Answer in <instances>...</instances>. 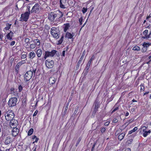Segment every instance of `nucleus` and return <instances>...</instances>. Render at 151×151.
<instances>
[{"label": "nucleus", "instance_id": "nucleus-1", "mask_svg": "<svg viewBox=\"0 0 151 151\" xmlns=\"http://www.w3.org/2000/svg\"><path fill=\"white\" fill-rule=\"evenodd\" d=\"M59 13V14H55L52 12H51L49 14L48 19L51 21H53L55 19L56 20H58L63 15L62 12H60Z\"/></svg>", "mask_w": 151, "mask_h": 151}, {"label": "nucleus", "instance_id": "nucleus-2", "mask_svg": "<svg viewBox=\"0 0 151 151\" xmlns=\"http://www.w3.org/2000/svg\"><path fill=\"white\" fill-rule=\"evenodd\" d=\"M30 9V7L28 6L27 9V11L21 14L20 20L21 21L27 22V21L31 13Z\"/></svg>", "mask_w": 151, "mask_h": 151}, {"label": "nucleus", "instance_id": "nucleus-3", "mask_svg": "<svg viewBox=\"0 0 151 151\" xmlns=\"http://www.w3.org/2000/svg\"><path fill=\"white\" fill-rule=\"evenodd\" d=\"M4 116L6 121H10L14 119V114L13 111L9 110L5 113Z\"/></svg>", "mask_w": 151, "mask_h": 151}, {"label": "nucleus", "instance_id": "nucleus-4", "mask_svg": "<svg viewBox=\"0 0 151 151\" xmlns=\"http://www.w3.org/2000/svg\"><path fill=\"white\" fill-rule=\"evenodd\" d=\"M35 71L34 70L33 71L29 70L27 71L24 76V81L26 82L29 81L32 78L33 73L35 75Z\"/></svg>", "mask_w": 151, "mask_h": 151}, {"label": "nucleus", "instance_id": "nucleus-5", "mask_svg": "<svg viewBox=\"0 0 151 151\" xmlns=\"http://www.w3.org/2000/svg\"><path fill=\"white\" fill-rule=\"evenodd\" d=\"M59 31L58 29L55 27H52L51 29V34L53 37L56 39L59 37L58 33Z\"/></svg>", "mask_w": 151, "mask_h": 151}, {"label": "nucleus", "instance_id": "nucleus-6", "mask_svg": "<svg viewBox=\"0 0 151 151\" xmlns=\"http://www.w3.org/2000/svg\"><path fill=\"white\" fill-rule=\"evenodd\" d=\"M56 52L57 51L55 50H53L51 52L48 51H46L44 57L45 59H46L48 57H53L56 54Z\"/></svg>", "mask_w": 151, "mask_h": 151}, {"label": "nucleus", "instance_id": "nucleus-7", "mask_svg": "<svg viewBox=\"0 0 151 151\" xmlns=\"http://www.w3.org/2000/svg\"><path fill=\"white\" fill-rule=\"evenodd\" d=\"M17 99L16 97L12 98L9 100L8 102V105L9 107H12L15 106L17 101Z\"/></svg>", "mask_w": 151, "mask_h": 151}, {"label": "nucleus", "instance_id": "nucleus-8", "mask_svg": "<svg viewBox=\"0 0 151 151\" xmlns=\"http://www.w3.org/2000/svg\"><path fill=\"white\" fill-rule=\"evenodd\" d=\"M54 63V62L52 60H47L45 61L46 66L48 68H52L53 66Z\"/></svg>", "mask_w": 151, "mask_h": 151}, {"label": "nucleus", "instance_id": "nucleus-9", "mask_svg": "<svg viewBox=\"0 0 151 151\" xmlns=\"http://www.w3.org/2000/svg\"><path fill=\"white\" fill-rule=\"evenodd\" d=\"M14 34L13 32L11 31L10 32L8 33L5 37V39H7L10 40H12V37Z\"/></svg>", "mask_w": 151, "mask_h": 151}, {"label": "nucleus", "instance_id": "nucleus-10", "mask_svg": "<svg viewBox=\"0 0 151 151\" xmlns=\"http://www.w3.org/2000/svg\"><path fill=\"white\" fill-rule=\"evenodd\" d=\"M60 7L61 8L65 9L66 8V0H60Z\"/></svg>", "mask_w": 151, "mask_h": 151}, {"label": "nucleus", "instance_id": "nucleus-11", "mask_svg": "<svg viewBox=\"0 0 151 151\" xmlns=\"http://www.w3.org/2000/svg\"><path fill=\"white\" fill-rule=\"evenodd\" d=\"M39 9V5L38 4H36L32 8L31 13H36L38 11Z\"/></svg>", "mask_w": 151, "mask_h": 151}, {"label": "nucleus", "instance_id": "nucleus-12", "mask_svg": "<svg viewBox=\"0 0 151 151\" xmlns=\"http://www.w3.org/2000/svg\"><path fill=\"white\" fill-rule=\"evenodd\" d=\"M12 130V135L13 136L15 137L18 134L19 132V129L17 128L13 127Z\"/></svg>", "mask_w": 151, "mask_h": 151}, {"label": "nucleus", "instance_id": "nucleus-13", "mask_svg": "<svg viewBox=\"0 0 151 151\" xmlns=\"http://www.w3.org/2000/svg\"><path fill=\"white\" fill-rule=\"evenodd\" d=\"M75 33L74 32H73L72 34L70 32H66L65 35V37L69 39L73 38V37L76 36Z\"/></svg>", "mask_w": 151, "mask_h": 151}, {"label": "nucleus", "instance_id": "nucleus-14", "mask_svg": "<svg viewBox=\"0 0 151 151\" xmlns=\"http://www.w3.org/2000/svg\"><path fill=\"white\" fill-rule=\"evenodd\" d=\"M57 80V78L54 77H51L49 79V83L50 84H52L55 83Z\"/></svg>", "mask_w": 151, "mask_h": 151}, {"label": "nucleus", "instance_id": "nucleus-15", "mask_svg": "<svg viewBox=\"0 0 151 151\" xmlns=\"http://www.w3.org/2000/svg\"><path fill=\"white\" fill-rule=\"evenodd\" d=\"M12 142V138L11 137L8 136L5 139V143L6 145H8L11 142Z\"/></svg>", "mask_w": 151, "mask_h": 151}, {"label": "nucleus", "instance_id": "nucleus-16", "mask_svg": "<svg viewBox=\"0 0 151 151\" xmlns=\"http://www.w3.org/2000/svg\"><path fill=\"white\" fill-rule=\"evenodd\" d=\"M94 59V55H93L92 56L91 58L89 60V61L88 62V63L87 64V68L88 70L91 64L92 61Z\"/></svg>", "mask_w": 151, "mask_h": 151}, {"label": "nucleus", "instance_id": "nucleus-17", "mask_svg": "<svg viewBox=\"0 0 151 151\" xmlns=\"http://www.w3.org/2000/svg\"><path fill=\"white\" fill-rule=\"evenodd\" d=\"M35 53L38 57H40L42 56V51L41 49H39L35 52Z\"/></svg>", "mask_w": 151, "mask_h": 151}, {"label": "nucleus", "instance_id": "nucleus-18", "mask_svg": "<svg viewBox=\"0 0 151 151\" xmlns=\"http://www.w3.org/2000/svg\"><path fill=\"white\" fill-rule=\"evenodd\" d=\"M10 121V125L11 127H13H13H14L16 126V124H16V121L15 119H13Z\"/></svg>", "mask_w": 151, "mask_h": 151}, {"label": "nucleus", "instance_id": "nucleus-19", "mask_svg": "<svg viewBox=\"0 0 151 151\" xmlns=\"http://www.w3.org/2000/svg\"><path fill=\"white\" fill-rule=\"evenodd\" d=\"M35 56L36 54L34 51H32L29 53V57L30 59H33Z\"/></svg>", "mask_w": 151, "mask_h": 151}, {"label": "nucleus", "instance_id": "nucleus-20", "mask_svg": "<svg viewBox=\"0 0 151 151\" xmlns=\"http://www.w3.org/2000/svg\"><path fill=\"white\" fill-rule=\"evenodd\" d=\"M64 25V31L66 32L70 27V24L69 23H67L65 24Z\"/></svg>", "mask_w": 151, "mask_h": 151}, {"label": "nucleus", "instance_id": "nucleus-21", "mask_svg": "<svg viewBox=\"0 0 151 151\" xmlns=\"http://www.w3.org/2000/svg\"><path fill=\"white\" fill-rule=\"evenodd\" d=\"M33 41L35 44L36 45L38 46L40 45V42L38 39H35Z\"/></svg>", "mask_w": 151, "mask_h": 151}, {"label": "nucleus", "instance_id": "nucleus-22", "mask_svg": "<svg viewBox=\"0 0 151 151\" xmlns=\"http://www.w3.org/2000/svg\"><path fill=\"white\" fill-rule=\"evenodd\" d=\"M125 135V133H122L120 134L118 136V139H119L121 140L122 139Z\"/></svg>", "mask_w": 151, "mask_h": 151}, {"label": "nucleus", "instance_id": "nucleus-23", "mask_svg": "<svg viewBox=\"0 0 151 151\" xmlns=\"http://www.w3.org/2000/svg\"><path fill=\"white\" fill-rule=\"evenodd\" d=\"M12 24L9 23H7L6 24V27H5L4 29L5 30H8L10 28Z\"/></svg>", "mask_w": 151, "mask_h": 151}, {"label": "nucleus", "instance_id": "nucleus-24", "mask_svg": "<svg viewBox=\"0 0 151 151\" xmlns=\"http://www.w3.org/2000/svg\"><path fill=\"white\" fill-rule=\"evenodd\" d=\"M151 45V43L148 42H145L143 44L142 46L144 47H145L147 48V47H149V46Z\"/></svg>", "mask_w": 151, "mask_h": 151}, {"label": "nucleus", "instance_id": "nucleus-25", "mask_svg": "<svg viewBox=\"0 0 151 151\" xmlns=\"http://www.w3.org/2000/svg\"><path fill=\"white\" fill-rule=\"evenodd\" d=\"M151 132L150 130H149L148 131H145L144 132L143 135L144 137H145L148 135V134L150 133H151Z\"/></svg>", "mask_w": 151, "mask_h": 151}, {"label": "nucleus", "instance_id": "nucleus-26", "mask_svg": "<svg viewBox=\"0 0 151 151\" xmlns=\"http://www.w3.org/2000/svg\"><path fill=\"white\" fill-rule=\"evenodd\" d=\"M137 129V127H135L133 128V129L132 130L129 131V134H132L133 132H134L135 131H136Z\"/></svg>", "mask_w": 151, "mask_h": 151}, {"label": "nucleus", "instance_id": "nucleus-27", "mask_svg": "<svg viewBox=\"0 0 151 151\" xmlns=\"http://www.w3.org/2000/svg\"><path fill=\"white\" fill-rule=\"evenodd\" d=\"M132 50L135 51H139L140 50V48L139 46H136L133 47L132 48Z\"/></svg>", "mask_w": 151, "mask_h": 151}, {"label": "nucleus", "instance_id": "nucleus-28", "mask_svg": "<svg viewBox=\"0 0 151 151\" xmlns=\"http://www.w3.org/2000/svg\"><path fill=\"white\" fill-rule=\"evenodd\" d=\"M33 129L32 128H31L29 129V131H28V135L29 136H30L31 135L33 132Z\"/></svg>", "mask_w": 151, "mask_h": 151}, {"label": "nucleus", "instance_id": "nucleus-29", "mask_svg": "<svg viewBox=\"0 0 151 151\" xmlns=\"http://www.w3.org/2000/svg\"><path fill=\"white\" fill-rule=\"evenodd\" d=\"M36 47V45L35 44H31L30 45V47L29 48L31 49H33L35 48Z\"/></svg>", "mask_w": 151, "mask_h": 151}, {"label": "nucleus", "instance_id": "nucleus-30", "mask_svg": "<svg viewBox=\"0 0 151 151\" xmlns=\"http://www.w3.org/2000/svg\"><path fill=\"white\" fill-rule=\"evenodd\" d=\"M150 35H151V31L150 32V34H149V35H146V36H144V37H142V38L144 39H149L150 37Z\"/></svg>", "mask_w": 151, "mask_h": 151}, {"label": "nucleus", "instance_id": "nucleus-31", "mask_svg": "<svg viewBox=\"0 0 151 151\" xmlns=\"http://www.w3.org/2000/svg\"><path fill=\"white\" fill-rule=\"evenodd\" d=\"M24 41L25 44H29V39L28 38H26L24 40Z\"/></svg>", "mask_w": 151, "mask_h": 151}, {"label": "nucleus", "instance_id": "nucleus-32", "mask_svg": "<svg viewBox=\"0 0 151 151\" xmlns=\"http://www.w3.org/2000/svg\"><path fill=\"white\" fill-rule=\"evenodd\" d=\"M63 36H62L61 38L58 41V44H61L63 42Z\"/></svg>", "mask_w": 151, "mask_h": 151}, {"label": "nucleus", "instance_id": "nucleus-33", "mask_svg": "<svg viewBox=\"0 0 151 151\" xmlns=\"http://www.w3.org/2000/svg\"><path fill=\"white\" fill-rule=\"evenodd\" d=\"M101 133H103L106 130V128L105 127H101Z\"/></svg>", "mask_w": 151, "mask_h": 151}, {"label": "nucleus", "instance_id": "nucleus-34", "mask_svg": "<svg viewBox=\"0 0 151 151\" xmlns=\"http://www.w3.org/2000/svg\"><path fill=\"white\" fill-rule=\"evenodd\" d=\"M83 58L82 57H81L78 63V65H79L81 63V61H82Z\"/></svg>", "mask_w": 151, "mask_h": 151}, {"label": "nucleus", "instance_id": "nucleus-35", "mask_svg": "<svg viewBox=\"0 0 151 151\" xmlns=\"http://www.w3.org/2000/svg\"><path fill=\"white\" fill-rule=\"evenodd\" d=\"M87 8L83 7L82 9V12L83 14L85 13L87 11Z\"/></svg>", "mask_w": 151, "mask_h": 151}, {"label": "nucleus", "instance_id": "nucleus-36", "mask_svg": "<svg viewBox=\"0 0 151 151\" xmlns=\"http://www.w3.org/2000/svg\"><path fill=\"white\" fill-rule=\"evenodd\" d=\"M148 30L147 29L145 30L143 32V34L145 36H146L147 34Z\"/></svg>", "mask_w": 151, "mask_h": 151}, {"label": "nucleus", "instance_id": "nucleus-37", "mask_svg": "<svg viewBox=\"0 0 151 151\" xmlns=\"http://www.w3.org/2000/svg\"><path fill=\"white\" fill-rule=\"evenodd\" d=\"M147 50V48L143 47L141 49V51L142 52H145Z\"/></svg>", "mask_w": 151, "mask_h": 151}, {"label": "nucleus", "instance_id": "nucleus-38", "mask_svg": "<svg viewBox=\"0 0 151 151\" xmlns=\"http://www.w3.org/2000/svg\"><path fill=\"white\" fill-rule=\"evenodd\" d=\"M3 37L4 36L2 33L1 32H0V40H1V41H2V40Z\"/></svg>", "mask_w": 151, "mask_h": 151}, {"label": "nucleus", "instance_id": "nucleus-39", "mask_svg": "<svg viewBox=\"0 0 151 151\" xmlns=\"http://www.w3.org/2000/svg\"><path fill=\"white\" fill-rule=\"evenodd\" d=\"M25 44V47L26 48L27 50L28 51H29V50L28 49H29V44Z\"/></svg>", "mask_w": 151, "mask_h": 151}, {"label": "nucleus", "instance_id": "nucleus-40", "mask_svg": "<svg viewBox=\"0 0 151 151\" xmlns=\"http://www.w3.org/2000/svg\"><path fill=\"white\" fill-rule=\"evenodd\" d=\"M141 130H142L143 132H144L145 131H146V130L147 128L146 127H142L141 128Z\"/></svg>", "mask_w": 151, "mask_h": 151}, {"label": "nucleus", "instance_id": "nucleus-41", "mask_svg": "<svg viewBox=\"0 0 151 151\" xmlns=\"http://www.w3.org/2000/svg\"><path fill=\"white\" fill-rule=\"evenodd\" d=\"M83 18L82 17H81L79 20V21L80 23V25H81L82 24V22L83 21Z\"/></svg>", "mask_w": 151, "mask_h": 151}, {"label": "nucleus", "instance_id": "nucleus-42", "mask_svg": "<svg viewBox=\"0 0 151 151\" xmlns=\"http://www.w3.org/2000/svg\"><path fill=\"white\" fill-rule=\"evenodd\" d=\"M26 58V55L25 54H23L22 55L21 58L22 59H25Z\"/></svg>", "mask_w": 151, "mask_h": 151}, {"label": "nucleus", "instance_id": "nucleus-43", "mask_svg": "<svg viewBox=\"0 0 151 151\" xmlns=\"http://www.w3.org/2000/svg\"><path fill=\"white\" fill-rule=\"evenodd\" d=\"M38 111L37 110H36L34 112L33 114V116H36L37 114Z\"/></svg>", "mask_w": 151, "mask_h": 151}, {"label": "nucleus", "instance_id": "nucleus-44", "mask_svg": "<svg viewBox=\"0 0 151 151\" xmlns=\"http://www.w3.org/2000/svg\"><path fill=\"white\" fill-rule=\"evenodd\" d=\"M65 53H66V51L63 50L62 52V55H61L63 57H65Z\"/></svg>", "mask_w": 151, "mask_h": 151}, {"label": "nucleus", "instance_id": "nucleus-45", "mask_svg": "<svg viewBox=\"0 0 151 151\" xmlns=\"http://www.w3.org/2000/svg\"><path fill=\"white\" fill-rule=\"evenodd\" d=\"M15 44V41H13L11 42L10 45L11 46H13V45H14Z\"/></svg>", "mask_w": 151, "mask_h": 151}, {"label": "nucleus", "instance_id": "nucleus-46", "mask_svg": "<svg viewBox=\"0 0 151 151\" xmlns=\"http://www.w3.org/2000/svg\"><path fill=\"white\" fill-rule=\"evenodd\" d=\"M85 53H86V51L85 50L83 52L81 57H82L84 58V56L85 55Z\"/></svg>", "mask_w": 151, "mask_h": 151}, {"label": "nucleus", "instance_id": "nucleus-47", "mask_svg": "<svg viewBox=\"0 0 151 151\" xmlns=\"http://www.w3.org/2000/svg\"><path fill=\"white\" fill-rule=\"evenodd\" d=\"M118 121V120L116 119H113V122H114V123H116Z\"/></svg>", "mask_w": 151, "mask_h": 151}, {"label": "nucleus", "instance_id": "nucleus-48", "mask_svg": "<svg viewBox=\"0 0 151 151\" xmlns=\"http://www.w3.org/2000/svg\"><path fill=\"white\" fill-rule=\"evenodd\" d=\"M78 107L76 108V109L74 112V114H76L77 113V111H78Z\"/></svg>", "mask_w": 151, "mask_h": 151}, {"label": "nucleus", "instance_id": "nucleus-49", "mask_svg": "<svg viewBox=\"0 0 151 151\" xmlns=\"http://www.w3.org/2000/svg\"><path fill=\"white\" fill-rule=\"evenodd\" d=\"M118 107H116L115 109H114V110L112 111V113H113L114 112H115L116 110H118Z\"/></svg>", "mask_w": 151, "mask_h": 151}, {"label": "nucleus", "instance_id": "nucleus-50", "mask_svg": "<svg viewBox=\"0 0 151 151\" xmlns=\"http://www.w3.org/2000/svg\"><path fill=\"white\" fill-rule=\"evenodd\" d=\"M91 9L90 11V13H91L92 12V11L93 10V9L94 8V6H91Z\"/></svg>", "mask_w": 151, "mask_h": 151}, {"label": "nucleus", "instance_id": "nucleus-51", "mask_svg": "<svg viewBox=\"0 0 151 151\" xmlns=\"http://www.w3.org/2000/svg\"><path fill=\"white\" fill-rule=\"evenodd\" d=\"M110 122H107L105 123V125L106 126H108L109 125Z\"/></svg>", "mask_w": 151, "mask_h": 151}, {"label": "nucleus", "instance_id": "nucleus-52", "mask_svg": "<svg viewBox=\"0 0 151 151\" xmlns=\"http://www.w3.org/2000/svg\"><path fill=\"white\" fill-rule=\"evenodd\" d=\"M134 120V119H131L130 120H128V122L129 123H130L132 122Z\"/></svg>", "mask_w": 151, "mask_h": 151}, {"label": "nucleus", "instance_id": "nucleus-53", "mask_svg": "<svg viewBox=\"0 0 151 151\" xmlns=\"http://www.w3.org/2000/svg\"><path fill=\"white\" fill-rule=\"evenodd\" d=\"M98 108V106L96 105H95V113H96V112Z\"/></svg>", "mask_w": 151, "mask_h": 151}, {"label": "nucleus", "instance_id": "nucleus-54", "mask_svg": "<svg viewBox=\"0 0 151 151\" xmlns=\"http://www.w3.org/2000/svg\"><path fill=\"white\" fill-rule=\"evenodd\" d=\"M132 141V139H130L127 142L129 144H130L131 143V142Z\"/></svg>", "mask_w": 151, "mask_h": 151}, {"label": "nucleus", "instance_id": "nucleus-55", "mask_svg": "<svg viewBox=\"0 0 151 151\" xmlns=\"http://www.w3.org/2000/svg\"><path fill=\"white\" fill-rule=\"evenodd\" d=\"M38 139H39L37 137L35 139V140L34 142L33 143H34L35 142H37L38 141Z\"/></svg>", "mask_w": 151, "mask_h": 151}, {"label": "nucleus", "instance_id": "nucleus-56", "mask_svg": "<svg viewBox=\"0 0 151 151\" xmlns=\"http://www.w3.org/2000/svg\"><path fill=\"white\" fill-rule=\"evenodd\" d=\"M37 136H35V135H34V136H32V139H35L36 137H37Z\"/></svg>", "mask_w": 151, "mask_h": 151}, {"label": "nucleus", "instance_id": "nucleus-57", "mask_svg": "<svg viewBox=\"0 0 151 151\" xmlns=\"http://www.w3.org/2000/svg\"><path fill=\"white\" fill-rule=\"evenodd\" d=\"M19 91H22V87L21 86H19Z\"/></svg>", "mask_w": 151, "mask_h": 151}, {"label": "nucleus", "instance_id": "nucleus-58", "mask_svg": "<svg viewBox=\"0 0 151 151\" xmlns=\"http://www.w3.org/2000/svg\"><path fill=\"white\" fill-rule=\"evenodd\" d=\"M124 151H131V150L129 148H128L124 150Z\"/></svg>", "mask_w": 151, "mask_h": 151}, {"label": "nucleus", "instance_id": "nucleus-59", "mask_svg": "<svg viewBox=\"0 0 151 151\" xmlns=\"http://www.w3.org/2000/svg\"><path fill=\"white\" fill-rule=\"evenodd\" d=\"M37 146H36L35 147H34L33 148V151H36V149H37Z\"/></svg>", "mask_w": 151, "mask_h": 151}, {"label": "nucleus", "instance_id": "nucleus-60", "mask_svg": "<svg viewBox=\"0 0 151 151\" xmlns=\"http://www.w3.org/2000/svg\"><path fill=\"white\" fill-rule=\"evenodd\" d=\"M129 112H127L125 114V116H128L129 115Z\"/></svg>", "mask_w": 151, "mask_h": 151}, {"label": "nucleus", "instance_id": "nucleus-61", "mask_svg": "<svg viewBox=\"0 0 151 151\" xmlns=\"http://www.w3.org/2000/svg\"><path fill=\"white\" fill-rule=\"evenodd\" d=\"M81 140L80 139H79L78 141V142L77 143V144H76V146H77L78 145V144L79 143V142H80Z\"/></svg>", "mask_w": 151, "mask_h": 151}, {"label": "nucleus", "instance_id": "nucleus-62", "mask_svg": "<svg viewBox=\"0 0 151 151\" xmlns=\"http://www.w3.org/2000/svg\"><path fill=\"white\" fill-rule=\"evenodd\" d=\"M68 109V107L67 106H66L65 107V111H66L67 109Z\"/></svg>", "mask_w": 151, "mask_h": 151}, {"label": "nucleus", "instance_id": "nucleus-63", "mask_svg": "<svg viewBox=\"0 0 151 151\" xmlns=\"http://www.w3.org/2000/svg\"><path fill=\"white\" fill-rule=\"evenodd\" d=\"M132 102H137V101L134 99L132 100Z\"/></svg>", "mask_w": 151, "mask_h": 151}, {"label": "nucleus", "instance_id": "nucleus-64", "mask_svg": "<svg viewBox=\"0 0 151 151\" xmlns=\"http://www.w3.org/2000/svg\"><path fill=\"white\" fill-rule=\"evenodd\" d=\"M86 22H85V23L82 26V28L83 27H84V26L86 24Z\"/></svg>", "mask_w": 151, "mask_h": 151}]
</instances>
